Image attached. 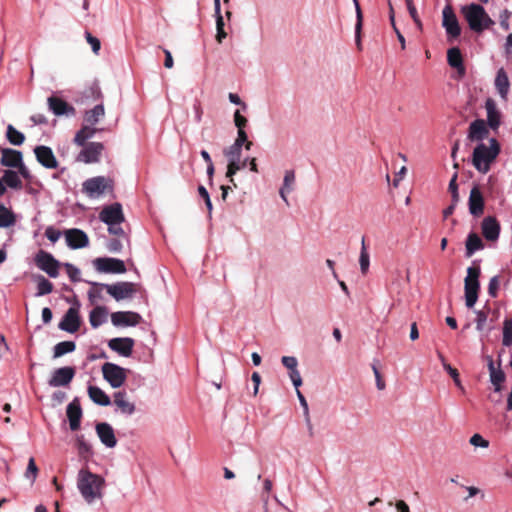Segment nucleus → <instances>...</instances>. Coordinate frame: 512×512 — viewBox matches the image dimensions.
I'll return each mask as SVG.
<instances>
[{"label": "nucleus", "instance_id": "nucleus-50", "mask_svg": "<svg viewBox=\"0 0 512 512\" xmlns=\"http://www.w3.org/2000/svg\"><path fill=\"white\" fill-rule=\"evenodd\" d=\"M499 286H500L499 276L492 277L488 284V294L493 298L497 297Z\"/></svg>", "mask_w": 512, "mask_h": 512}, {"label": "nucleus", "instance_id": "nucleus-38", "mask_svg": "<svg viewBox=\"0 0 512 512\" xmlns=\"http://www.w3.org/2000/svg\"><path fill=\"white\" fill-rule=\"evenodd\" d=\"M107 310L104 306H96L89 315V321L93 328L99 327L106 318Z\"/></svg>", "mask_w": 512, "mask_h": 512}, {"label": "nucleus", "instance_id": "nucleus-10", "mask_svg": "<svg viewBox=\"0 0 512 512\" xmlns=\"http://www.w3.org/2000/svg\"><path fill=\"white\" fill-rule=\"evenodd\" d=\"M442 26L445 28L449 39H456L461 34V27L453 8L446 5L442 11Z\"/></svg>", "mask_w": 512, "mask_h": 512}, {"label": "nucleus", "instance_id": "nucleus-21", "mask_svg": "<svg viewBox=\"0 0 512 512\" xmlns=\"http://www.w3.org/2000/svg\"><path fill=\"white\" fill-rule=\"evenodd\" d=\"M484 238L488 241H496L500 234V224L493 216L485 217L481 223Z\"/></svg>", "mask_w": 512, "mask_h": 512}, {"label": "nucleus", "instance_id": "nucleus-63", "mask_svg": "<svg viewBox=\"0 0 512 512\" xmlns=\"http://www.w3.org/2000/svg\"><path fill=\"white\" fill-rule=\"evenodd\" d=\"M107 248L110 252H120L123 248L122 243L118 239H112L108 242Z\"/></svg>", "mask_w": 512, "mask_h": 512}, {"label": "nucleus", "instance_id": "nucleus-59", "mask_svg": "<svg viewBox=\"0 0 512 512\" xmlns=\"http://www.w3.org/2000/svg\"><path fill=\"white\" fill-rule=\"evenodd\" d=\"M477 317H476V328L477 330L481 331L483 330V327H484V324L487 320V313L480 310V311H477Z\"/></svg>", "mask_w": 512, "mask_h": 512}, {"label": "nucleus", "instance_id": "nucleus-2", "mask_svg": "<svg viewBox=\"0 0 512 512\" xmlns=\"http://www.w3.org/2000/svg\"><path fill=\"white\" fill-rule=\"evenodd\" d=\"M461 13L467 21L469 28L475 33H482L495 24L494 20L491 19L485 9L479 4L471 3L465 5L461 8Z\"/></svg>", "mask_w": 512, "mask_h": 512}, {"label": "nucleus", "instance_id": "nucleus-3", "mask_svg": "<svg viewBox=\"0 0 512 512\" xmlns=\"http://www.w3.org/2000/svg\"><path fill=\"white\" fill-rule=\"evenodd\" d=\"M500 152V146L496 139L490 140V146L483 143L477 145L473 151L472 164L481 173L486 174L490 170L491 163Z\"/></svg>", "mask_w": 512, "mask_h": 512}, {"label": "nucleus", "instance_id": "nucleus-52", "mask_svg": "<svg viewBox=\"0 0 512 512\" xmlns=\"http://www.w3.org/2000/svg\"><path fill=\"white\" fill-rule=\"evenodd\" d=\"M67 274L72 282L80 281V270L70 263L65 264Z\"/></svg>", "mask_w": 512, "mask_h": 512}, {"label": "nucleus", "instance_id": "nucleus-58", "mask_svg": "<svg viewBox=\"0 0 512 512\" xmlns=\"http://www.w3.org/2000/svg\"><path fill=\"white\" fill-rule=\"evenodd\" d=\"M234 122H235V126L238 128V131H240V130H244V127L247 124V119H246V117H244L240 114L239 110H236L234 113Z\"/></svg>", "mask_w": 512, "mask_h": 512}, {"label": "nucleus", "instance_id": "nucleus-64", "mask_svg": "<svg viewBox=\"0 0 512 512\" xmlns=\"http://www.w3.org/2000/svg\"><path fill=\"white\" fill-rule=\"evenodd\" d=\"M16 170H17L16 172L18 173L19 177L22 176L26 180H30L31 179L30 171L27 168V166L24 164L23 161L21 162V165H19L16 168Z\"/></svg>", "mask_w": 512, "mask_h": 512}, {"label": "nucleus", "instance_id": "nucleus-37", "mask_svg": "<svg viewBox=\"0 0 512 512\" xmlns=\"http://www.w3.org/2000/svg\"><path fill=\"white\" fill-rule=\"evenodd\" d=\"M16 223L15 213L0 203V228H8Z\"/></svg>", "mask_w": 512, "mask_h": 512}, {"label": "nucleus", "instance_id": "nucleus-55", "mask_svg": "<svg viewBox=\"0 0 512 512\" xmlns=\"http://www.w3.org/2000/svg\"><path fill=\"white\" fill-rule=\"evenodd\" d=\"M469 442L471 445L475 447L487 448L489 446V442L485 440L480 434H474L470 438Z\"/></svg>", "mask_w": 512, "mask_h": 512}, {"label": "nucleus", "instance_id": "nucleus-44", "mask_svg": "<svg viewBox=\"0 0 512 512\" xmlns=\"http://www.w3.org/2000/svg\"><path fill=\"white\" fill-rule=\"evenodd\" d=\"M53 284L44 276L37 277V296H43L53 291Z\"/></svg>", "mask_w": 512, "mask_h": 512}, {"label": "nucleus", "instance_id": "nucleus-26", "mask_svg": "<svg viewBox=\"0 0 512 512\" xmlns=\"http://www.w3.org/2000/svg\"><path fill=\"white\" fill-rule=\"evenodd\" d=\"M447 61L451 67L457 70L460 77L465 75L466 70L463 64V57L458 47H452L447 51Z\"/></svg>", "mask_w": 512, "mask_h": 512}, {"label": "nucleus", "instance_id": "nucleus-19", "mask_svg": "<svg viewBox=\"0 0 512 512\" xmlns=\"http://www.w3.org/2000/svg\"><path fill=\"white\" fill-rule=\"evenodd\" d=\"M67 245L72 249H80L87 247L89 238L87 234L80 229H69L65 231Z\"/></svg>", "mask_w": 512, "mask_h": 512}, {"label": "nucleus", "instance_id": "nucleus-53", "mask_svg": "<svg viewBox=\"0 0 512 512\" xmlns=\"http://www.w3.org/2000/svg\"><path fill=\"white\" fill-rule=\"evenodd\" d=\"M85 38L87 42L91 45L92 51L95 54H98L101 48L100 40L97 37L93 36L90 32L85 33Z\"/></svg>", "mask_w": 512, "mask_h": 512}, {"label": "nucleus", "instance_id": "nucleus-28", "mask_svg": "<svg viewBox=\"0 0 512 512\" xmlns=\"http://www.w3.org/2000/svg\"><path fill=\"white\" fill-rule=\"evenodd\" d=\"M113 402L123 414L131 415L135 412V405L128 401L125 391L115 392Z\"/></svg>", "mask_w": 512, "mask_h": 512}, {"label": "nucleus", "instance_id": "nucleus-17", "mask_svg": "<svg viewBox=\"0 0 512 512\" xmlns=\"http://www.w3.org/2000/svg\"><path fill=\"white\" fill-rule=\"evenodd\" d=\"M47 101H48L49 109L56 116L72 117V116L76 115L75 108L60 97L51 96L48 98Z\"/></svg>", "mask_w": 512, "mask_h": 512}, {"label": "nucleus", "instance_id": "nucleus-24", "mask_svg": "<svg viewBox=\"0 0 512 512\" xmlns=\"http://www.w3.org/2000/svg\"><path fill=\"white\" fill-rule=\"evenodd\" d=\"M134 344L135 342L132 338L124 337L111 339L108 346L120 355L129 357L132 354Z\"/></svg>", "mask_w": 512, "mask_h": 512}, {"label": "nucleus", "instance_id": "nucleus-49", "mask_svg": "<svg viewBox=\"0 0 512 512\" xmlns=\"http://www.w3.org/2000/svg\"><path fill=\"white\" fill-rule=\"evenodd\" d=\"M457 173H455L449 182V192L451 193L452 201L454 204L459 202L458 184H457Z\"/></svg>", "mask_w": 512, "mask_h": 512}, {"label": "nucleus", "instance_id": "nucleus-20", "mask_svg": "<svg viewBox=\"0 0 512 512\" xmlns=\"http://www.w3.org/2000/svg\"><path fill=\"white\" fill-rule=\"evenodd\" d=\"M0 164L10 169H16L23 161V154L19 150L11 148H0Z\"/></svg>", "mask_w": 512, "mask_h": 512}, {"label": "nucleus", "instance_id": "nucleus-51", "mask_svg": "<svg viewBox=\"0 0 512 512\" xmlns=\"http://www.w3.org/2000/svg\"><path fill=\"white\" fill-rule=\"evenodd\" d=\"M224 155L228 158L229 161H235V159L240 158L241 148L236 147V145L233 144L229 148L224 150Z\"/></svg>", "mask_w": 512, "mask_h": 512}, {"label": "nucleus", "instance_id": "nucleus-9", "mask_svg": "<svg viewBox=\"0 0 512 512\" xmlns=\"http://www.w3.org/2000/svg\"><path fill=\"white\" fill-rule=\"evenodd\" d=\"M93 265L101 273L123 274L126 272L124 261L117 258L99 257L93 261Z\"/></svg>", "mask_w": 512, "mask_h": 512}, {"label": "nucleus", "instance_id": "nucleus-61", "mask_svg": "<svg viewBox=\"0 0 512 512\" xmlns=\"http://www.w3.org/2000/svg\"><path fill=\"white\" fill-rule=\"evenodd\" d=\"M32 474V479L34 480L38 474V468L36 466L34 458H30L27 466L26 476L29 477Z\"/></svg>", "mask_w": 512, "mask_h": 512}, {"label": "nucleus", "instance_id": "nucleus-60", "mask_svg": "<svg viewBox=\"0 0 512 512\" xmlns=\"http://www.w3.org/2000/svg\"><path fill=\"white\" fill-rule=\"evenodd\" d=\"M290 379L296 390L302 385V378L298 369L289 372Z\"/></svg>", "mask_w": 512, "mask_h": 512}, {"label": "nucleus", "instance_id": "nucleus-7", "mask_svg": "<svg viewBox=\"0 0 512 512\" xmlns=\"http://www.w3.org/2000/svg\"><path fill=\"white\" fill-rule=\"evenodd\" d=\"M34 262L36 266L47 273L49 277L56 278L59 275V268L61 264L49 252L39 250L35 255Z\"/></svg>", "mask_w": 512, "mask_h": 512}, {"label": "nucleus", "instance_id": "nucleus-42", "mask_svg": "<svg viewBox=\"0 0 512 512\" xmlns=\"http://www.w3.org/2000/svg\"><path fill=\"white\" fill-rule=\"evenodd\" d=\"M76 349V344L73 341H62L54 346V358H59L67 353H71Z\"/></svg>", "mask_w": 512, "mask_h": 512}, {"label": "nucleus", "instance_id": "nucleus-33", "mask_svg": "<svg viewBox=\"0 0 512 512\" xmlns=\"http://www.w3.org/2000/svg\"><path fill=\"white\" fill-rule=\"evenodd\" d=\"M88 395L98 405L108 406L111 403L109 396L97 386H89Z\"/></svg>", "mask_w": 512, "mask_h": 512}, {"label": "nucleus", "instance_id": "nucleus-15", "mask_svg": "<svg viewBox=\"0 0 512 512\" xmlns=\"http://www.w3.org/2000/svg\"><path fill=\"white\" fill-rule=\"evenodd\" d=\"M81 150L77 156V161L84 163H95L99 161L104 146L100 142H90Z\"/></svg>", "mask_w": 512, "mask_h": 512}, {"label": "nucleus", "instance_id": "nucleus-40", "mask_svg": "<svg viewBox=\"0 0 512 512\" xmlns=\"http://www.w3.org/2000/svg\"><path fill=\"white\" fill-rule=\"evenodd\" d=\"M247 165V160L240 161L239 159H235V161H229L227 166L226 177L229 178V181L233 184L234 187H237L234 181V175L241 169L245 168Z\"/></svg>", "mask_w": 512, "mask_h": 512}, {"label": "nucleus", "instance_id": "nucleus-56", "mask_svg": "<svg viewBox=\"0 0 512 512\" xmlns=\"http://www.w3.org/2000/svg\"><path fill=\"white\" fill-rule=\"evenodd\" d=\"M281 362L290 371L297 369L298 362L293 356H283Z\"/></svg>", "mask_w": 512, "mask_h": 512}, {"label": "nucleus", "instance_id": "nucleus-27", "mask_svg": "<svg viewBox=\"0 0 512 512\" xmlns=\"http://www.w3.org/2000/svg\"><path fill=\"white\" fill-rule=\"evenodd\" d=\"M494 84L500 97L506 100L510 89V81L506 71L503 68H500L497 71Z\"/></svg>", "mask_w": 512, "mask_h": 512}, {"label": "nucleus", "instance_id": "nucleus-47", "mask_svg": "<svg viewBox=\"0 0 512 512\" xmlns=\"http://www.w3.org/2000/svg\"><path fill=\"white\" fill-rule=\"evenodd\" d=\"M359 263H360V269L363 274H366L369 269V253L367 252L366 246H365V240L362 239V247L359 257Z\"/></svg>", "mask_w": 512, "mask_h": 512}, {"label": "nucleus", "instance_id": "nucleus-16", "mask_svg": "<svg viewBox=\"0 0 512 512\" xmlns=\"http://www.w3.org/2000/svg\"><path fill=\"white\" fill-rule=\"evenodd\" d=\"M34 154L37 161L47 169H56L59 166L52 149L48 146H36L34 148Z\"/></svg>", "mask_w": 512, "mask_h": 512}, {"label": "nucleus", "instance_id": "nucleus-36", "mask_svg": "<svg viewBox=\"0 0 512 512\" xmlns=\"http://www.w3.org/2000/svg\"><path fill=\"white\" fill-rule=\"evenodd\" d=\"M484 248L483 241L476 233H470L466 240V256L471 257L475 251Z\"/></svg>", "mask_w": 512, "mask_h": 512}, {"label": "nucleus", "instance_id": "nucleus-62", "mask_svg": "<svg viewBox=\"0 0 512 512\" xmlns=\"http://www.w3.org/2000/svg\"><path fill=\"white\" fill-rule=\"evenodd\" d=\"M511 16V12L505 9L500 14V25L504 30H509V18Z\"/></svg>", "mask_w": 512, "mask_h": 512}, {"label": "nucleus", "instance_id": "nucleus-30", "mask_svg": "<svg viewBox=\"0 0 512 512\" xmlns=\"http://www.w3.org/2000/svg\"><path fill=\"white\" fill-rule=\"evenodd\" d=\"M485 108L487 111L488 125L492 129H497L500 125V113L497 110L495 101L492 98H488L485 102Z\"/></svg>", "mask_w": 512, "mask_h": 512}, {"label": "nucleus", "instance_id": "nucleus-14", "mask_svg": "<svg viewBox=\"0 0 512 512\" xmlns=\"http://www.w3.org/2000/svg\"><path fill=\"white\" fill-rule=\"evenodd\" d=\"M469 212L474 217H480L484 213L485 200L478 185H474L468 199Z\"/></svg>", "mask_w": 512, "mask_h": 512}, {"label": "nucleus", "instance_id": "nucleus-32", "mask_svg": "<svg viewBox=\"0 0 512 512\" xmlns=\"http://www.w3.org/2000/svg\"><path fill=\"white\" fill-rule=\"evenodd\" d=\"M2 180L6 187H9L14 190H21L23 187L21 178L15 170H4Z\"/></svg>", "mask_w": 512, "mask_h": 512}, {"label": "nucleus", "instance_id": "nucleus-46", "mask_svg": "<svg viewBox=\"0 0 512 512\" xmlns=\"http://www.w3.org/2000/svg\"><path fill=\"white\" fill-rule=\"evenodd\" d=\"M502 343L506 347L512 345V318H506L504 320Z\"/></svg>", "mask_w": 512, "mask_h": 512}, {"label": "nucleus", "instance_id": "nucleus-23", "mask_svg": "<svg viewBox=\"0 0 512 512\" xmlns=\"http://www.w3.org/2000/svg\"><path fill=\"white\" fill-rule=\"evenodd\" d=\"M96 433L100 441L108 448H113L117 444L114 430L110 424L101 422L96 424Z\"/></svg>", "mask_w": 512, "mask_h": 512}, {"label": "nucleus", "instance_id": "nucleus-1", "mask_svg": "<svg viewBox=\"0 0 512 512\" xmlns=\"http://www.w3.org/2000/svg\"><path fill=\"white\" fill-rule=\"evenodd\" d=\"M105 480L100 475L94 474L87 468H82L77 477V487L87 503L102 498V490Z\"/></svg>", "mask_w": 512, "mask_h": 512}, {"label": "nucleus", "instance_id": "nucleus-6", "mask_svg": "<svg viewBox=\"0 0 512 512\" xmlns=\"http://www.w3.org/2000/svg\"><path fill=\"white\" fill-rule=\"evenodd\" d=\"M113 181L104 176L92 177L84 181L82 191L90 198L99 197L106 190H112Z\"/></svg>", "mask_w": 512, "mask_h": 512}, {"label": "nucleus", "instance_id": "nucleus-54", "mask_svg": "<svg viewBox=\"0 0 512 512\" xmlns=\"http://www.w3.org/2000/svg\"><path fill=\"white\" fill-rule=\"evenodd\" d=\"M198 193L204 199L208 213L211 215L213 206L208 191L204 186L200 185L198 187Z\"/></svg>", "mask_w": 512, "mask_h": 512}, {"label": "nucleus", "instance_id": "nucleus-5", "mask_svg": "<svg viewBox=\"0 0 512 512\" xmlns=\"http://www.w3.org/2000/svg\"><path fill=\"white\" fill-rule=\"evenodd\" d=\"M92 285L106 289L107 293L116 301L130 298L138 290V285L133 282H117L111 285L92 283Z\"/></svg>", "mask_w": 512, "mask_h": 512}, {"label": "nucleus", "instance_id": "nucleus-41", "mask_svg": "<svg viewBox=\"0 0 512 512\" xmlns=\"http://www.w3.org/2000/svg\"><path fill=\"white\" fill-rule=\"evenodd\" d=\"M6 138L10 144L20 146L25 141V136L22 132L18 131L13 125L9 124L6 130Z\"/></svg>", "mask_w": 512, "mask_h": 512}, {"label": "nucleus", "instance_id": "nucleus-57", "mask_svg": "<svg viewBox=\"0 0 512 512\" xmlns=\"http://www.w3.org/2000/svg\"><path fill=\"white\" fill-rule=\"evenodd\" d=\"M45 236L52 242L55 243L61 236V232L56 230L54 227L49 226L45 230Z\"/></svg>", "mask_w": 512, "mask_h": 512}, {"label": "nucleus", "instance_id": "nucleus-35", "mask_svg": "<svg viewBox=\"0 0 512 512\" xmlns=\"http://www.w3.org/2000/svg\"><path fill=\"white\" fill-rule=\"evenodd\" d=\"M105 115V109L102 103L95 105L84 114V120L89 125H95Z\"/></svg>", "mask_w": 512, "mask_h": 512}, {"label": "nucleus", "instance_id": "nucleus-18", "mask_svg": "<svg viewBox=\"0 0 512 512\" xmlns=\"http://www.w3.org/2000/svg\"><path fill=\"white\" fill-rule=\"evenodd\" d=\"M114 326H136L142 321L140 314L132 311H118L111 314Z\"/></svg>", "mask_w": 512, "mask_h": 512}, {"label": "nucleus", "instance_id": "nucleus-31", "mask_svg": "<svg viewBox=\"0 0 512 512\" xmlns=\"http://www.w3.org/2000/svg\"><path fill=\"white\" fill-rule=\"evenodd\" d=\"M102 98V92L98 83L93 82L83 92L78 101L82 104H88L90 102L97 101Z\"/></svg>", "mask_w": 512, "mask_h": 512}, {"label": "nucleus", "instance_id": "nucleus-13", "mask_svg": "<svg viewBox=\"0 0 512 512\" xmlns=\"http://www.w3.org/2000/svg\"><path fill=\"white\" fill-rule=\"evenodd\" d=\"M99 219L107 225L121 224L124 222V214L120 203L105 206L99 214Z\"/></svg>", "mask_w": 512, "mask_h": 512}, {"label": "nucleus", "instance_id": "nucleus-11", "mask_svg": "<svg viewBox=\"0 0 512 512\" xmlns=\"http://www.w3.org/2000/svg\"><path fill=\"white\" fill-rule=\"evenodd\" d=\"M80 325L81 319L79 316V303L76 302V306L70 307L67 310L58 327L63 331L75 333L79 330Z\"/></svg>", "mask_w": 512, "mask_h": 512}, {"label": "nucleus", "instance_id": "nucleus-22", "mask_svg": "<svg viewBox=\"0 0 512 512\" xmlns=\"http://www.w3.org/2000/svg\"><path fill=\"white\" fill-rule=\"evenodd\" d=\"M487 361L490 381L494 386L495 392H500L502 390V383L506 380V375L501 369V362L499 361L498 367H495L491 356H487Z\"/></svg>", "mask_w": 512, "mask_h": 512}, {"label": "nucleus", "instance_id": "nucleus-48", "mask_svg": "<svg viewBox=\"0 0 512 512\" xmlns=\"http://www.w3.org/2000/svg\"><path fill=\"white\" fill-rule=\"evenodd\" d=\"M215 15H216V28H217L216 40L219 43H221L222 40L227 36V34L224 30V20H223L221 13L215 14Z\"/></svg>", "mask_w": 512, "mask_h": 512}, {"label": "nucleus", "instance_id": "nucleus-34", "mask_svg": "<svg viewBox=\"0 0 512 512\" xmlns=\"http://www.w3.org/2000/svg\"><path fill=\"white\" fill-rule=\"evenodd\" d=\"M295 185V172L293 170H287L284 175L283 186L279 193L281 198L288 204L286 195L293 191Z\"/></svg>", "mask_w": 512, "mask_h": 512}, {"label": "nucleus", "instance_id": "nucleus-29", "mask_svg": "<svg viewBox=\"0 0 512 512\" xmlns=\"http://www.w3.org/2000/svg\"><path fill=\"white\" fill-rule=\"evenodd\" d=\"M488 134V129L486 127L485 121L482 119H477L470 124L468 138L472 141L482 140Z\"/></svg>", "mask_w": 512, "mask_h": 512}, {"label": "nucleus", "instance_id": "nucleus-25", "mask_svg": "<svg viewBox=\"0 0 512 512\" xmlns=\"http://www.w3.org/2000/svg\"><path fill=\"white\" fill-rule=\"evenodd\" d=\"M66 413L69 420L70 429L72 431L78 430L80 428L82 418V409L77 398L68 404Z\"/></svg>", "mask_w": 512, "mask_h": 512}, {"label": "nucleus", "instance_id": "nucleus-4", "mask_svg": "<svg viewBox=\"0 0 512 512\" xmlns=\"http://www.w3.org/2000/svg\"><path fill=\"white\" fill-rule=\"evenodd\" d=\"M480 274L481 269L479 266H470L467 268V276L464 279V295L465 304L468 308H472L478 300Z\"/></svg>", "mask_w": 512, "mask_h": 512}, {"label": "nucleus", "instance_id": "nucleus-39", "mask_svg": "<svg viewBox=\"0 0 512 512\" xmlns=\"http://www.w3.org/2000/svg\"><path fill=\"white\" fill-rule=\"evenodd\" d=\"M97 132L96 128L90 127L88 125L83 126L75 135L74 143L78 146H84L86 141L92 138Z\"/></svg>", "mask_w": 512, "mask_h": 512}, {"label": "nucleus", "instance_id": "nucleus-43", "mask_svg": "<svg viewBox=\"0 0 512 512\" xmlns=\"http://www.w3.org/2000/svg\"><path fill=\"white\" fill-rule=\"evenodd\" d=\"M353 1L356 6V18H357L356 25H355V41H356L357 48L359 50H361V48H362L361 47V30H362L363 17H362L361 8L359 6L358 1L357 0H353Z\"/></svg>", "mask_w": 512, "mask_h": 512}, {"label": "nucleus", "instance_id": "nucleus-45", "mask_svg": "<svg viewBox=\"0 0 512 512\" xmlns=\"http://www.w3.org/2000/svg\"><path fill=\"white\" fill-rule=\"evenodd\" d=\"M77 449L79 456L84 459H88L92 456V446L84 440L83 435L77 437Z\"/></svg>", "mask_w": 512, "mask_h": 512}, {"label": "nucleus", "instance_id": "nucleus-12", "mask_svg": "<svg viewBox=\"0 0 512 512\" xmlns=\"http://www.w3.org/2000/svg\"><path fill=\"white\" fill-rule=\"evenodd\" d=\"M75 373V368L71 366L57 368L53 371L52 376L48 381V384L51 387L69 386V384L71 383L75 376Z\"/></svg>", "mask_w": 512, "mask_h": 512}, {"label": "nucleus", "instance_id": "nucleus-8", "mask_svg": "<svg viewBox=\"0 0 512 512\" xmlns=\"http://www.w3.org/2000/svg\"><path fill=\"white\" fill-rule=\"evenodd\" d=\"M127 370L117 364L106 362L102 366L103 378L113 387H121L127 378Z\"/></svg>", "mask_w": 512, "mask_h": 512}]
</instances>
